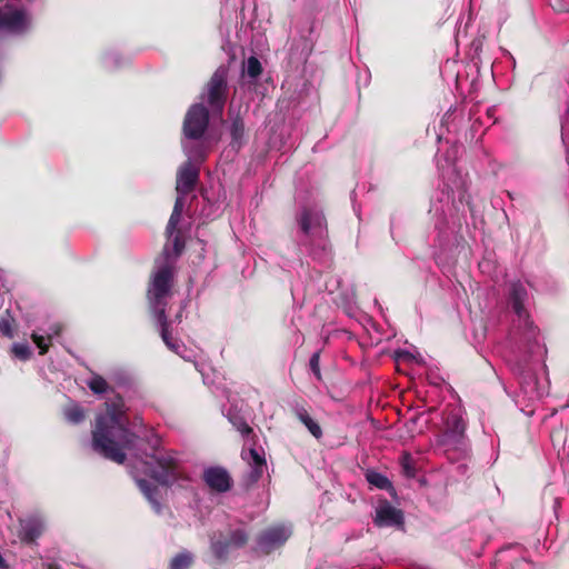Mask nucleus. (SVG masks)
<instances>
[{"instance_id":"473e14b6","label":"nucleus","mask_w":569,"mask_h":569,"mask_svg":"<svg viewBox=\"0 0 569 569\" xmlns=\"http://www.w3.org/2000/svg\"><path fill=\"white\" fill-rule=\"evenodd\" d=\"M0 568H6L4 559L0 555Z\"/></svg>"},{"instance_id":"c756f323","label":"nucleus","mask_w":569,"mask_h":569,"mask_svg":"<svg viewBox=\"0 0 569 569\" xmlns=\"http://www.w3.org/2000/svg\"><path fill=\"white\" fill-rule=\"evenodd\" d=\"M309 367L312 373L315 375L316 379L318 381H321L322 375L320 371V351H316L315 353H312L309 360Z\"/></svg>"},{"instance_id":"1a4fd4ad","label":"nucleus","mask_w":569,"mask_h":569,"mask_svg":"<svg viewBox=\"0 0 569 569\" xmlns=\"http://www.w3.org/2000/svg\"><path fill=\"white\" fill-rule=\"evenodd\" d=\"M202 480L212 491L219 493L229 491L233 483L229 471L220 466L204 469Z\"/></svg>"},{"instance_id":"2eb2a0df","label":"nucleus","mask_w":569,"mask_h":569,"mask_svg":"<svg viewBox=\"0 0 569 569\" xmlns=\"http://www.w3.org/2000/svg\"><path fill=\"white\" fill-rule=\"evenodd\" d=\"M137 486L143 496L148 499V501L152 505V508L160 512L161 503H160V490L158 485H154L146 479H137Z\"/></svg>"},{"instance_id":"4468645a","label":"nucleus","mask_w":569,"mask_h":569,"mask_svg":"<svg viewBox=\"0 0 569 569\" xmlns=\"http://www.w3.org/2000/svg\"><path fill=\"white\" fill-rule=\"evenodd\" d=\"M526 297L527 291L525 287L520 283H512L510 290V305L519 318H525L528 316L523 305Z\"/></svg>"},{"instance_id":"f257e3e1","label":"nucleus","mask_w":569,"mask_h":569,"mask_svg":"<svg viewBox=\"0 0 569 569\" xmlns=\"http://www.w3.org/2000/svg\"><path fill=\"white\" fill-rule=\"evenodd\" d=\"M106 413L96 419L92 430V449L104 459L118 465L127 460L126 450L141 459L144 471L162 486H170L178 479V461L161 449V439L152 430L138 436L127 428V407L120 395L106 401Z\"/></svg>"},{"instance_id":"6e6552de","label":"nucleus","mask_w":569,"mask_h":569,"mask_svg":"<svg viewBox=\"0 0 569 569\" xmlns=\"http://www.w3.org/2000/svg\"><path fill=\"white\" fill-rule=\"evenodd\" d=\"M291 530L284 525L270 526L258 533L256 537L257 552L268 556L276 549L282 547L290 538Z\"/></svg>"},{"instance_id":"dca6fc26","label":"nucleus","mask_w":569,"mask_h":569,"mask_svg":"<svg viewBox=\"0 0 569 569\" xmlns=\"http://www.w3.org/2000/svg\"><path fill=\"white\" fill-rule=\"evenodd\" d=\"M157 323L160 327V336L166 343V346L173 351H177L179 348V345L177 341L172 338V335L170 332V322L167 317V311H160V313H152Z\"/></svg>"},{"instance_id":"a211bd4d","label":"nucleus","mask_w":569,"mask_h":569,"mask_svg":"<svg viewBox=\"0 0 569 569\" xmlns=\"http://www.w3.org/2000/svg\"><path fill=\"white\" fill-rule=\"evenodd\" d=\"M296 416L301 423L306 426L309 432L317 439L322 437V429L317 421H315L305 408H299Z\"/></svg>"},{"instance_id":"a878e982","label":"nucleus","mask_w":569,"mask_h":569,"mask_svg":"<svg viewBox=\"0 0 569 569\" xmlns=\"http://www.w3.org/2000/svg\"><path fill=\"white\" fill-rule=\"evenodd\" d=\"M14 326H16V321L8 312L0 316V332L3 336H6L8 338H13Z\"/></svg>"},{"instance_id":"f8f14e48","label":"nucleus","mask_w":569,"mask_h":569,"mask_svg":"<svg viewBox=\"0 0 569 569\" xmlns=\"http://www.w3.org/2000/svg\"><path fill=\"white\" fill-rule=\"evenodd\" d=\"M403 521V512L392 507L387 500L377 508L373 519V523L379 528L402 526Z\"/></svg>"},{"instance_id":"412c9836","label":"nucleus","mask_w":569,"mask_h":569,"mask_svg":"<svg viewBox=\"0 0 569 569\" xmlns=\"http://www.w3.org/2000/svg\"><path fill=\"white\" fill-rule=\"evenodd\" d=\"M193 565L191 552L183 550L177 553L169 563V569H189Z\"/></svg>"},{"instance_id":"b1692460","label":"nucleus","mask_w":569,"mask_h":569,"mask_svg":"<svg viewBox=\"0 0 569 569\" xmlns=\"http://www.w3.org/2000/svg\"><path fill=\"white\" fill-rule=\"evenodd\" d=\"M402 472L408 478H415L417 475L416 462L409 452H403L400 457Z\"/></svg>"},{"instance_id":"f3484780","label":"nucleus","mask_w":569,"mask_h":569,"mask_svg":"<svg viewBox=\"0 0 569 569\" xmlns=\"http://www.w3.org/2000/svg\"><path fill=\"white\" fill-rule=\"evenodd\" d=\"M246 127L243 119L237 114L230 126L231 147L240 149L244 143Z\"/></svg>"},{"instance_id":"7ed1b4c3","label":"nucleus","mask_w":569,"mask_h":569,"mask_svg":"<svg viewBox=\"0 0 569 569\" xmlns=\"http://www.w3.org/2000/svg\"><path fill=\"white\" fill-rule=\"evenodd\" d=\"M174 266L164 262L150 277L147 288V300L152 313L166 311L168 299L172 296Z\"/></svg>"},{"instance_id":"aec40b11","label":"nucleus","mask_w":569,"mask_h":569,"mask_svg":"<svg viewBox=\"0 0 569 569\" xmlns=\"http://www.w3.org/2000/svg\"><path fill=\"white\" fill-rule=\"evenodd\" d=\"M182 209L183 200L181 197H178L174 201L173 210L166 228V232L169 237H171L173 232L177 230V227L181 219Z\"/></svg>"},{"instance_id":"2f4dec72","label":"nucleus","mask_w":569,"mask_h":569,"mask_svg":"<svg viewBox=\"0 0 569 569\" xmlns=\"http://www.w3.org/2000/svg\"><path fill=\"white\" fill-rule=\"evenodd\" d=\"M234 426L243 437H249L250 435H253V429L243 420L239 421L238 423H234Z\"/></svg>"},{"instance_id":"393cba45","label":"nucleus","mask_w":569,"mask_h":569,"mask_svg":"<svg viewBox=\"0 0 569 569\" xmlns=\"http://www.w3.org/2000/svg\"><path fill=\"white\" fill-rule=\"evenodd\" d=\"M87 385L94 395H102L109 390L107 380L100 375H93Z\"/></svg>"},{"instance_id":"5701e85b","label":"nucleus","mask_w":569,"mask_h":569,"mask_svg":"<svg viewBox=\"0 0 569 569\" xmlns=\"http://www.w3.org/2000/svg\"><path fill=\"white\" fill-rule=\"evenodd\" d=\"M64 417L69 422L78 425L84 420L86 412L79 405H71L64 409Z\"/></svg>"},{"instance_id":"c85d7f7f","label":"nucleus","mask_w":569,"mask_h":569,"mask_svg":"<svg viewBox=\"0 0 569 569\" xmlns=\"http://www.w3.org/2000/svg\"><path fill=\"white\" fill-rule=\"evenodd\" d=\"M12 353L20 360H28L31 357V349L27 343H14Z\"/></svg>"},{"instance_id":"20e7f679","label":"nucleus","mask_w":569,"mask_h":569,"mask_svg":"<svg viewBox=\"0 0 569 569\" xmlns=\"http://www.w3.org/2000/svg\"><path fill=\"white\" fill-rule=\"evenodd\" d=\"M228 69L219 67L204 84L200 99L213 116H222L228 100Z\"/></svg>"},{"instance_id":"423d86ee","label":"nucleus","mask_w":569,"mask_h":569,"mask_svg":"<svg viewBox=\"0 0 569 569\" xmlns=\"http://www.w3.org/2000/svg\"><path fill=\"white\" fill-rule=\"evenodd\" d=\"M210 112L203 103L191 104L183 119V136L190 140L201 139L208 130Z\"/></svg>"},{"instance_id":"9b49d317","label":"nucleus","mask_w":569,"mask_h":569,"mask_svg":"<svg viewBox=\"0 0 569 569\" xmlns=\"http://www.w3.org/2000/svg\"><path fill=\"white\" fill-rule=\"evenodd\" d=\"M198 181L199 169L187 161L178 170L176 190L182 198L193 191Z\"/></svg>"},{"instance_id":"4be33fe9","label":"nucleus","mask_w":569,"mask_h":569,"mask_svg":"<svg viewBox=\"0 0 569 569\" xmlns=\"http://www.w3.org/2000/svg\"><path fill=\"white\" fill-rule=\"evenodd\" d=\"M366 480L371 486L381 490H388L392 487L391 481L385 475L375 470H368L366 472Z\"/></svg>"},{"instance_id":"0eeeda50","label":"nucleus","mask_w":569,"mask_h":569,"mask_svg":"<svg viewBox=\"0 0 569 569\" xmlns=\"http://www.w3.org/2000/svg\"><path fill=\"white\" fill-rule=\"evenodd\" d=\"M249 533L243 528H237L228 531L224 537L211 538L210 550L214 558L220 562H226L232 550L241 549L249 541Z\"/></svg>"},{"instance_id":"f03ea898","label":"nucleus","mask_w":569,"mask_h":569,"mask_svg":"<svg viewBox=\"0 0 569 569\" xmlns=\"http://www.w3.org/2000/svg\"><path fill=\"white\" fill-rule=\"evenodd\" d=\"M438 446L452 461L466 458L470 452V442L466 436V422L455 412L448 415L445 429L438 436Z\"/></svg>"},{"instance_id":"7c9ffc66","label":"nucleus","mask_w":569,"mask_h":569,"mask_svg":"<svg viewBox=\"0 0 569 569\" xmlns=\"http://www.w3.org/2000/svg\"><path fill=\"white\" fill-rule=\"evenodd\" d=\"M172 247H173V252L177 257L182 253V251L184 249V241L179 233L174 236L173 241H172Z\"/></svg>"},{"instance_id":"ddd939ff","label":"nucleus","mask_w":569,"mask_h":569,"mask_svg":"<svg viewBox=\"0 0 569 569\" xmlns=\"http://www.w3.org/2000/svg\"><path fill=\"white\" fill-rule=\"evenodd\" d=\"M43 532V523L36 517L20 521L19 538L24 543L34 542Z\"/></svg>"},{"instance_id":"9d476101","label":"nucleus","mask_w":569,"mask_h":569,"mask_svg":"<svg viewBox=\"0 0 569 569\" xmlns=\"http://www.w3.org/2000/svg\"><path fill=\"white\" fill-rule=\"evenodd\" d=\"M241 458L247 461L251 470L247 475L246 483L252 486L257 483L263 476L267 468V461L263 453H260L257 449L250 448L249 450H242Z\"/></svg>"},{"instance_id":"72a5a7b5","label":"nucleus","mask_w":569,"mask_h":569,"mask_svg":"<svg viewBox=\"0 0 569 569\" xmlns=\"http://www.w3.org/2000/svg\"><path fill=\"white\" fill-rule=\"evenodd\" d=\"M204 158H206V156H204V154H200V160H201V161H203V160H204Z\"/></svg>"},{"instance_id":"cd10ccee","label":"nucleus","mask_w":569,"mask_h":569,"mask_svg":"<svg viewBox=\"0 0 569 569\" xmlns=\"http://www.w3.org/2000/svg\"><path fill=\"white\" fill-rule=\"evenodd\" d=\"M32 338V341L36 343V346L39 348V353L40 355H44L48 352L49 350V346L51 343V337L48 336V337H43V336H40V335H37V333H32L31 336Z\"/></svg>"},{"instance_id":"39448f33","label":"nucleus","mask_w":569,"mask_h":569,"mask_svg":"<svg viewBox=\"0 0 569 569\" xmlns=\"http://www.w3.org/2000/svg\"><path fill=\"white\" fill-rule=\"evenodd\" d=\"M31 27V17L23 8L11 4L0 7V31L9 36H23Z\"/></svg>"},{"instance_id":"6ab92c4d","label":"nucleus","mask_w":569,"mask_h":569,"mask_svg":"<svg viewBox=\"0 0 569 569\" xmlns=\"http://www.w3.org/2000/svg\"><path fill=\"white\" fill-rule=\"evenodd\" d=\"M315 221L316 224L321 226L322 222H326L323 216L319 213H312L309 209H303L301 213V218L299 220L300 228L305 234H308L311 229V224Z\"/></svg>"},{"instance_id":"bb28decb","label":"nucleus","mask_w":569,"mask_h":569,"mask_svg":"<svg viewBox=\"0 0 569 569\" xmlns=\"http://www.w3.org/2000/svg\"><path fill=\"white\" fill-rule=\"evenodd\" d=\"M262 73V66L258 58L251 56L247 60V74L256 79Z\"/></svg>"}]
</instances>
